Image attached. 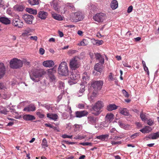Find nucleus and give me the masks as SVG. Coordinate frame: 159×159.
I'll list each match as a JSON object with an SVG mask.
<instances>
[{
  "label": "nucleus",
  "mask_w": 159,
  "mask_h": 159,
  "mask_svg": "<svg viewBox=\"0 0 159 159\" xmlns=\"http://www.w3.org/2000/svg\"><path fill=\"white\" fill-rule=\"evenodd\" d=\"M122 91V93L124 96L127 98L129 97V94L125 90L123 89Z\"/></svg>",
  "instance_id": "44"
},
{
  "label": "nucleus",
  "mask_w": 159,
  "mask_h": 159,
  "mask_svg": "<svg viewBox=\"0 0 159 159\" xmlns=\"http://www.w3.org/2000/svg\"><path fill=\"white\" fill-rule=\"evenodd\" d=\"M81 144L83 146H91V143L89 142H85L82 143Z\"/></svg>",
  "instance_id": "56"
},
{
  "label": "nucleus",
  "mask_w": 159,
  "mask_h": 159,
  "mask_svg": "<svg viewBox=\"0 0 159 159\" xmlns=\"http://www.w3.org/2000/svg\"><path fill=\"white\" fill-rule=\"evenodd\" d=\"M36 110V107L34 105H30L27 107L24 108V110L26 111H33Z\"/></svg>",
  "instance_id": "26"
},
{
  "label": "nucleus",
  "mask_w": 159,
  "mask_h": 159,
  "mask_svg": "<svg viewBox=\"0 0 159 159\" xmlns=\"http://www.w3.org/2000/svg\"><path fill=\"white\" fill-rule=\"evenodd\" d=\"M88 114V112L85 110L78 111L75 112L76 117L80 118L86 116Z\"/></svg>",
  "instance_id": "13"
},
{
  "label": "nucleus",
  "mask_w": 159,
  "mask_h": 159,
  "mask_svg": "<svg viewBox=\"0 0 159 159\" xmlns=\"http://www.w3.org/2000/svg\"><path fill=\"white\" fill-rule=\"evenodd\" d=\"M103 41L102 40H98L96 42V43L97 44H98V45H101V44H102V43H103Z\"/></svg>",
  "instance_id": "59"
},
{
  "label": "nucleus",
  "mask_w": 159,
  "mask_h": 159,
  "mask_svg": "<svg viewBox=\"0 0 159 159\" xmlns=\"http://www.w3.org/2000/svg\"><path fill=\"white\" fill-rule=\"evenodd\" d=\"M0 22L5 25H8L11 23L10 20L5 17H0Z\"/></svg>",
  "instance_id": "21"
},
{
  "label": "nucleus",
  "mask_w": 159,
  "mask_h": 159,
  "mask_svg": "<svg viewBox=\"0 0 159 159\" xmlns=\"http://www.w3.org/2000/svg\"><path fill=\"white\" fill-rule=\"evenodd\" d=\"M23 63L22 61L16 58L11 59L10 62V66L12 69H18L22 67Z\"/></svg>",
  "instance_id": "4"
},
{
  "label": "nucleus",
  "mask_w": 159,
  "mask_h": 159,
  "mask_svg": "<svg viewBox=\"0 0 159 159\" xmlns=\"http://www.w3.org/2000/svg\"><path fill=\"white\" fill-rule=\"evenodd\" d=\"M89 74L85 72L84 73L82 77L83 80H87L90 78Z\"/></svg>",
  "instance_id": "40"
},
{
  "label": "nucleus",
  "mask_w": 159,
  "mask_h": 159,
  "mask_svg": "<svg viewBox=\"0 0 159 159\" xmlns=\"http://www.w3.org/2000/svg\"><path fill=\"white\" fill-rule=\"evenodd\" d=\"M12 25L18 28H21L23 25V23L22 21L18 18H15L12 21Z\"/></svg>",
  "instance_id": "10"
},
{
  "label": "nucleus",
  "mask_w": 159,
  "mask_h": 159,
  "mask_svg": "<svg viewBox=\"0 0 159 159\" xmlns=\"http://www.w3.org/2000/svg\"><path fill=\"white\" fill-rule=\"evenodd\" d=\"M59 88H60L62 89L64 87V83L61 81H60L59 83Z\"/></svg>",
  "instance_id": "54"
},
{
  "label": "nucleus",
  "mask_w": 159,
  "mask_h": 159,
  "mask_svg": "<svg viewBox=\"0 0 159 159\" xmlns=\"http://www.w3.org/2000/svg\"><path fill=\"white\" fill-rule=\"evenodd\" d=\"M44 50L43 48H41L39 49V53L40 54L43 55L44 53Z\"/></svg>",
  "instance_id": "57"
},
{
  "label": "nucleus",
  "mask_w": 159,
  "mask_h": 159,
  "mask_svg": "<svg viewBox=\"0 0 159 159\" xmlns=\"http://www.w3.org/2000/svg\"><path fill=\"white\" fill-rule=\"evenodd\" d=\"M4 5V2L2 0H0V6L2 7Z\"/></svg>",
  "instance_id": "63"
},
{
  "label": "nucleus",
  "mask_w": 159,
  "mask_h": 159,
  "mask_svg": "<svg viewBox=\"0 0 159 159\" xmlns=\"http://www.w3.org/2000/svg\"><path fill=\"white\" fill-rule=\"evenodd\" d=\"M43 106L46 108L48 110H49L50 108V106L49 105L45 104Z\"/></svg>",
  "instance_id": "61"
},
{
  "label": "nucleus",
  "mask_w": 159,
  "mask_h": 159,
  "mask_svg": "<svg viewBox=\"0 0 159 159\" xmlns=\"http://www.w3.org/2000/svg\"><path fill=\"white\" fill-rule=\"evenodd\" d=\"M22 18L26 23L29 24H32V21L34 19V17L32 15L24 14Z\"/></svg>",
  "instance_id": "8"
},
{
  "label": "nucleus",
  "mask_w": 159,
  "mask_h": 159,
  "mask_svg": "<svg viewBox=\"0 0 159 159\" xmlns=\"http://www.w3.org/2000/svg\"><path fill=\"white\" fill-rule=\"evenodd\" d=\"M152 129L151 127L145 126L143 129H140V131L143 134L148 133L152 131Z\"/></svg>",
  "instance_id": "20"
},
{
  "label": "nucleus",
  "mask_w": 159,
  "mask_h": 159,
  "mask_svg": "<svg viewBox=\"0 0 159 159\" xmlns=\"http://www.w3.org/2000/svg\"><path fill=\"white\" fill-rule=\"evenodd\" d=\"M89 43L88 40L85 39H84L82 41L78 43L79 46H85L87 45Z\"/></svg>",
  "instance_id": "35"
},
{
  "label": "nucleus",
  "mask_w": 159,
  "mask_h": 159,
  "mask_svg": "<svg viewBox=\"0 0 159 159\" xmlns=\"http://www.w3.org/2000/svg\"><path fill=\"white\" fill-rule=\"evenodd\" d=\"M47 117L50 119L53 120L55 121L57 120L58 118V116L57 114L52 113H48Z\"/></svg>",
  "instance_id": "19"
},
{
  "label": "nucleus",
  "mask_w": 159,
  "mask_h": 159,
  "mask_svg": "<svg viewBox=\"0 0 159 159\" xmlns=\"http://www.w3.org/2000/svg\"><path fill=\"white\" fill-rule=\"evenodd\" d=\"M123 64L124 66L125 67H128L129 68H130L131 67V66L129 65L128 63L126 62L123 61Z\"/></svg>",
  "instance_id": "53"
},
{
  "label": "nucleus",
  "mask_w": 159,
  "mask_h": 159,
  "mask_svg": "<svg viewBox=\"0 0 159 159\" xmlns=\"http://www.w3.org/2000/svg\"><path fill=\"white\" fill-rule=\"evenodd\" d=\"M103 84V82L102 80H94L92 81L91 83V86L95 91H98L100 90Z\"/></svg>",
  "instance_id": "5"
},
{
  "label": "nucleus",
  "mask_w": 159,
  "mask_h": 159,
  "mask_svg": "<svg viewBox=\"0 0 159 159\" xmlns=\"http://www.w3.org/2000/svg\"><path fill=\"white\" fill-rule=\"evenodd\" d=\"M117 107L115 104H110L107 106V109L108 111H111L117 109Z\"/></svg>",
  "instance_id": "24"
},
{
  "label": "nucleus",
  "mask_w": 159,
  "mask_h": 159,
  "mask_svg": "<svg viewBox=\"0 0 159 159\" xmlns=\"http://www.w3.org/2000/svg\"><path fill=\"white\" fill-rule=\"evenodd\" d=\"M29 33L30 31L25 30V31L22 34V35L23 37H25L27 36Z\"/></svg>",
  "instance_id": "47"
},
{
  "label": "nucleus",
  "mask_w": 159,
  "mask_h": 159,
  "mask_svg": "<svg viewBox=\"0 0 159 159\" xmlns=\"http://www.w3.org/2000/svg\"><path fill=\"white\" fill-rule=\"evenodd\" d=\"M136 125L138 128H139L142 127V125L139 122H137L136 123Z\"/></svg>",
  "instance_id": "60"
},
{
  "label": "nucleus",
  "mask_w": 159,
  "mask_h": 159,
  "mask_svg": "<svg viewBox=\"0 0 159 159\" xmlns=\"http://www.w3.org/2000/svg\"><path fill=\"white\" fill-rule=\"evenodd\" d=\"M71 80H78L80 79V76L79 75L76 73H73L70 76Z\"/></svg>",
  "instance_id": "36"
},
{
  "label": "nucleus",
  "mask_w": 159,
  "mask_h": 159,
  "mask_svg": "<svg viewBox=\"0 0 159 159\" xmlns=\"http://www.w3.org/2000/svg\"><path fill=\"white\" fill-rule=\"evenodd\" d=\"M96 95L97 93L94 92L92 93L91 95H90V94H89L88 95L89 100L92 102H94L96 100Z\"/></svg>",
  "instance_id": "29"
},
{
  "label": "nucleus",
  "mask_w": 159,
  "mask_h": 159,
  "mask_svg": "<svg viewBox=\"0 0 159 159\" xmlns=\"http://www.w3.org/2000/svg\"><path fill=\"white\" fill-rule=\"evenodd\" d=\"M48 13L44 11H40L38 13V16L42 19H45L48 15Z\"/></svg>",
  "instance_id": "22"
},
{
  "label": "nucleus",
  "mask_w": 159,
  "mask_h": 159,
  "mask_svg": "<svg viewBox=\"0 0 159 159\" xmlns=\"http://www.w3.org/2000/svg\"><path fill=\"white\" fill-rule=\"evenodd\" d=\"M7 111L6 110H2L0 111V112L2 114H7Z\"/></svg>",
  "instance_id": "62"
},
{
  "label": "nucleus",
  "mask_w": 159,
  "mask_h": 159,
  "mask_svg": "<svg viewBox=\"0 0 159 159\" xmlns=\"http://www.w3.org/2000/svg\"><path fill=\"white\" fill-rule=\"evenodd\" d=\"M30 39L32 40H34L35 41H37L38 37L37 36H31L30 37Z\"/></svg>",
  "instance_id": "50"
},
{
  "label": "nucleus",
  "mask_w": 159,
  "mask_h": 159,
  "mask_svg": "<svg viewBox=\"0 0 159 159\" xmlns=\"http://www.w3.org/2000/svg\"><path fill=\"white\" fill-rule=\"evenodd\" d=\"M140 117L143 121H144L147 120V118L146 117V114L142 112L140 113Z\"/></svg>",
  "instance_id": "39"
},
{
  "label": "nucleus",
  "mask_w": 159,
  "mask_h": 159,
  "mask_svg": "<svg viewBox=\"0 0 159 159\" xmlns=\"http://www.w3.org/2000/svg\"><path fill=\"white\" fill-rule=\"evenodd\" d=\"M58 0H53V1L50 3L51 7L56 11L59 12L60 11V7L59 5Z\"/></svg>",
  "instance_id": "11"
},
{
  "label": "nucleus",
  "mask_w": 159,
  "mask_h": 159,
  "mask_svg": "<svg viewBox=\"0 0 159 159\" xmlns=\"http://www.w3.org/2000/svg\"><path fill=\"white\" fill-rule=\"evenodd\" d=\"M85 86L82 85V89H80L79 91V93H82L84 91H85Z\"/></svg>",
  "instance_id": "52"
},
{
  "label": "nucleus",
  "mask_w": 159,
  "mask_h": 159,
  "mask_svg": "<svg viewBox=\"0 0 159 159\" xmlns=\"http://www.w3.org/2000/svg\"><path fill=\"white\" fill-rule=\"evenodd\" d=\"M120 112L122 115H123L126 116H129V113L128 110L126 108H123L121 109L120 110Z\"/></svg>",
  "instance_id": "30"
},
{
  "label": "nucleus",
  "mask_w": 159,
  "mask_h": 159,
  "mask_svg": "<svg viewBox=\"0 0 159 159\" xmlns=\"http://www.w3.org/2000/svg\"><path fill=\"white\" fill-rule=\"evenodd\" d=\"M159 138V132H158L156 133L151 134L149 136L146 137V139H147V140H148V139H157Z\"/></svg>",
  "instance_id": "18"
},
{
  "label": "nucleus",
  "mask_w": 159,
  "mask_h": 159,
  "mask_svg": "<svg viewBox=\"0 0 159 159\" xmlns=\"http://www.w3.org/2000/svg\"><path fill=\"white\" fill-rule=\"evenodd\" d=\"M105 15L102 13H99L96 14L93 17V20L97 22H101L103 21L105 19Z\"/></svg>",
  "instance_id": "7"
},
{
  "label": "nucleus",
  "mask_w": 159,
  "mask_h": 159,
  "mask_svg": "<svg viewBox=\"0 0 159 159\" xmlns=\"http://www.w3.org/2000/svg\"><path fill=\"white\" fill-rule=\"evenodd\" d=\"M42 64L44 67L50 68L54 65V63L52 60H47L44 61L43 62Z\"/></svg>",
  "instance_id": "16"
},
{
  "label": "nucleus",
  "mask_w": 159,
  "mask_h": 159,
  "mask_svg": "<svg viewBox=\"0 0 159 159\" xmlns=\"http://www.w3.org/2000/svg\"><path fill=\"white\" fill-rule=\"evenodd\" d=\"M26 11L27 12L31 14L36 15L37 13V11L36 10L31 8H27L26 9Z\"/></svg>",
  "instance_id": "32"
},
{
  "label": "nucleus",
  "mask_w": 159,
  "mask_h": 159,
  "mask_svg": "<svg viewBox=\"0 0 159 159\" xmlns=\"http://www.w3.org/2000/svg\"><path fill=\"white\" fill-rule=\"evenodd\" d=\"M45 71L46 75L48 76L50 80H56V78L54 74H56V70L54 68L49 69Z\"/></svg>",
  "instance_id": "6"
},
{
  "label": "nucleus",
  "mask_w": 159,
  "mask_h": 159,
  "mask_svg": "<svg viewBox=\"0 0 159 159\" xmlns=\"http://www.w3.org/2000/svg\"><path fill=\"white\" fill-rule=\"evenodd\" d=\"M14 9L16 11H22L24 9V7L21 5H16L14 7Z\"/></svg>",
  "instance_id": "33"
},
{
  "label": "nucleus",
  "mask_w": 159,
  "mask_h": 159,
  "mask_svg": "<svg viewBox=\"0 0 159 159\" xmlns=\"http://www.w3.org/2000/svg\"><path fill=\"white\" fill-rule=\"evenodd\" d=\"M42 146L43 148H45L48 147L47 142L46 139H43L42 143Z\"/></svg>",
  "instance_id": "38"
},
{
  "label": "nucleus",
  "mask_w": 159,
  "mask_h": 159,
  "mask_svg": "<svg viewBox=\"0 0 159 159\" xmlns=\"http://www.w3.org/2000/svg\"><path fill=\"white\" fill-rule=\"evenodd\" d=\"M52 17L56 20H61L63 19L62 16L60 15L56 14L53 12H52Z\"/></svg>",
  "instance_id": "28"
},
{
  "label": "nucleus",
  "mask_w": 159,
  "mask_h": 159,
  "mask_svg": "<svg viewBox=\"0 0 159 159\" xmlns=\"http://www.w3.org/2000/svg\"><path fill=\"white\" fill-rule=\"evenodd\" d=\"M85 107V105L83 104H79L78 105V107L80 109H83Z\"/></svg>",
  "instance_id": "58"
},
{
  "label": "nucleus",
  "mask_w": 159,
  "mask_h": 159,
  "mask_svg": "<svg viewBox=\"0 0 159 159\" xmlns=\"http://www.w3.org/2000/svg\"><path fill=\"white\" fill-rule=\"evenodd\" d=\"M87 119L88 123L91 125H95L98 122V118L93 115L88 116Z\"/></svg>",
  "instance_id": "9"
},
{
  "label": "nucleus",
  "mask_w": 159,
  "mask_h": 159,
  "mask_svg": "<svg viewBox=\"0 0 159 159\" xmlns=\"http://www.w3.org/2000/svg\"><path fill=\"white\" fill-rule=\"evenodd\" d=\"M6 71L5 66L2 62H0V79L5 75Z\"/></svg>",
  "instance_id": "14"
},
{
  "label": "nucleus",
  "mask_w": 159,
  "mask_h": 159,
  "mask_svg": "<svg viewBox=\"0 0 159 159\" xmlns=\"http://www.w3.org/2000/svg\"><path fill=\"white\" fill-rule=\"evenodd\" d=\"M111 143L112 145H115L116 144H120L121 143V142L120 141L116 142L114 141H111Z\"/></svg>",
  "instance_id": "49"
},
{
  "label": "nucleus",
  "mask_w": 159,
  "mask_h": 159,
  "mask_svg": "<svg viewBox=\"0 0 159 159\" xmlns=\"http://www.w3.org/2000/svg\"><path fill=\"white\" fill-rule=\"evenodd\" d=\"M118 7V2L116 0H112L111 3V7L112 9H115Z\"/></svg>",
  "instance_id": "27"
},
{
  "label": "nucleus",
  "mask_w": 159,
  "mask_h": 159,
  "mask_svg": "<svg viewBox=\"0 0 159 159\" xmlns=\"http://www.w3.org/2000/svg\"><path fill=\"white\" fill-rule=\"evenodd\" d=\"M28 2L32 6L38 5L39 3V0H28Z\"/></svg>",
  "instance_id": "34"
},
{
  "label": "nucleus",
  "mask_w": 159,
  "mask_h": 159,
  "mask_svg": "<svg viewBox=\"0 0 159 159\" xmlns=\"http://www.w3.org/2000/svg\"><path fill=\"white\" fill-rule=\"evenodd\" d=\"M23 119L26 120H35V117L33 115L26 114L23 116Z\"/></svg>",
  "instance_id": "25"
},
{
  "label": "nucleus",
  "mask_w": 159,
  "mask_h": 159,
  "mask_svg": "<svg viewBox=\"0 0 159 159\" xmlns=\"http://www.w3.org/2000/svg\"><path fill=\"white\" fill-rule=\"evenodd\" d=\"M36 114L40 118H42L44 117V115L42 114L40 112H37Z\"/></svg>",
  "instance_id": "43"
},
{
  "label": "nucleus",
  "mask_w": 159,
  "mask_h": 159,
  "mask_svg": "<svg viewBox=\"0 0 159 159\" xmlns=\"http://www.w3.org/2000/svg\"><path fill=\"white\" fill-rule=\"evenodd\" d=\"M72 136H69L66 134H65L62 135V137L63 139H66V138H69L71 139L72 138Z\"/></svg>",
  "instance_id": "48"
},
{
  "label": "nucleus",
  "mask_w": 159,
  "mask_h": 159,
  "mask_svg": "<svg viewBox=\"0 0 159 159\" xmlns=\"http://www.w3.org/2000/svg\"><path fill=\"white\" fill-rule=\"evenodd\" d=\"M139 135V134L138 133H136L133 134L132 135L130 136V138L131 139H134L136 138L137 136Z\"/></svg>",
  "instance_id": "51"
},
{
  "label": "nucleus",
  "mask_w": 159,
  "mask_h": 159,
  "mask_svg": "<svg viewBox=\"0 0 159 159\" xmlns=\"http://www.w3.org/2000/svg\"><path fill=\"white\" fill-rule=\"evenodd\" d=\"M58 74L63 76H66L68 75V69L67 63L63 61L61 63L58 68Z\"/></svg>",
  "instance_id": "2"
},
{
  "label": "nucleus",
  "mask_w": 159,
  "mask_h": 159,
  "mask_svg": "<svg viewBox=\"0 0 159 159\" xmlns=\"http://www.w3.org/2000/svg\"><path fill=\"white\" fill-rule=\"evenodd\" d=\"M147 124L150 126H152L154 124V122L152 119H150L147 121Z\"/></svg>",
  "instance_id": "42"
},
{
  "label": "nucleus",
  "mask_w": 159,
  "mask_h": 159,
  "mask_svg": "<svg viewBox=\"0 0 159 159\" xmlns=\"http://www.w3.org/2000/svg\"><path fill=\"white\" fill-rule=\"evenodd\" d=\"M5 89L6 87L4 84L0 83V89L4 90Z\"/></svg>",
  "instance_id": "46"
},
{
  "label": "nucleus",
  "mask_w": 159,
  "mask_h": 159,
  "mask_svg": "<svg viewBox=\"0 0 159 159\" xmlns=\"http://www.w3.org/2000/svg\"><path fill=\"white\" fill-rule=\"evenodd\" d=\"M104 63H102V62H99L96 64L94 66V69L95 70L100 73L102 72L103 69V64Z\"/></svg>",
  "instance_id": "17"
},
{
  "label": "nucleus",
  "mask_w": 159,
  "mask_h": 159,
  "mask_svg": "<svg viewBox=\"0 0 159 159\" xmlns=\"http://www.w3.org/2000/svg\"><path fill=\"white\" fill-rule=\"evenodd\" d=\"M96 58L97 59L99 60V62L104 63V58L100 53H97L95 54Z\"/></svg>",
  "instance_id": "23"
},
{
  "label": "nucleus",
  "mask_w": 159,
  "mask_h": 159,
  "mask_svg": "<svg viewBox=\"0 0 159 159\" xmlns=\"http://www.w3.org/2000/svg\"><path fill=\"white\" fill-rule=\"evenodd\" d=\"M70 65L71 69H75L79 66L78 62L75 58L72 59L70 62Z\"/></svg>",
  "instance_id": "12"
},
{
  "label": "nucleus",
  "mask_w": 159,
  "mask_h": 159,
  "mask_svg": "<svg viewBox=\"0 0 159 159\" xmlns=\"http://www.w3.org/2000/svg\"><path fill=\"white\" fill-rule=\"evenodd\" d=\"M109 135L108 134H102L99 136H97L96 138L101 140L102 141H105V139H108Z\"/></svg>",
  "instance_id": "31"
},
{
  "label": "nucleus",
  "mask_w": 159,
  "mask_h": 159,
  "mask_svg": "<svg viewBox=\"0 0 159 159\" xmlns=\"http://www.w3.org/2000/svg\"><path fill=\"white\" fill-rule=\"evenodd\" d=\"M46 71L43 69H42L39 70H37L33 74L36 78H39L46 74Z\"/></svg>",
  "instance_id": "15"
},
{
  "label": "nucleus",
  "mask_w": 159,
  "mask_h": 159,
  "mask_svg": "<svg viewBox=\"0 0 159 159\" xmlns=\"http://www.w3.org/2000/svg\"><path fill=\"white\" fill-rule=\"evenodd\" d=\"M48 41L49 42H54L55 41V39L54 38H52L49 39Z\"/></svg>",
  "instance_id": "64"
},
{
  "label": "nucleus",
  "mask_w": 159,
  "mask_h": 159,
  "mask_svg": "<svg viewBox=\"0 0 159 159\" xmlns=\"http://www.w3.org/2000/svg\"><path fill=\"white\" fill-rule=\"evenodd\" d=\"M84 18V14L80 11L73 13L70 15V20L73 22H77L81 21Z\"/></svg>",
  "instance_id": "3"
},
{
  "label": "nucleus",
  "mask_w": 159,
  "mask_h": 159,
  "mask_svg": "<svg viewBox=\"0 0 159 159\" xmlns=\"http://www.w3.org/2000/svg\"><path fill=\"white\" fill-rule=\"evenodd\" d=\"M104 106V103L101 101H98L92 107V112L93 114L98 116L102 112V109Z\"/></svg>",
  "instance_id": "1"
},
{
  "label": "nucleus",
  "mask_w": 159,
  "mask_h": 159,
  "mask_svg": "<svg viewBox=\"0 0 159 159\" xmlns=\"http://www.w3.org/2000/svg\"><path fill=\"white\" fill-rule=\"evenodd\" d=\"M77 51L75 50H69L68 52V53L69 55H71L77 52Z\"/></svg>",
  "instance_id": "45"
},
{
  "label": "nucleus",
  "mask_w": 159,
  "mask_h": 159,
  "mask_svg": "<svg viewBox=\"0 0 159 159\" xmlns=\"http://www.w3.org/2000/svg\"><path fill=\"white\" fill-rule=\"evenodd\" d=\"M66 6L70 9L72 10L73 11L75 9V7L72 3H67Z\"/></svg>",
  "instance_id": "41"
},
{
  "label": "nucleus",
  "mask_w": 159,
  "mask_h": 159,
  "mask_svg": "<svg viewBox=\"0 0 159 159\" xmlns=\"http://www.w3.org/2000/svg\"><path fill=\"white\" fill-rule=\"evenodd\" d=\"M114 116L112 113L107 114L105 117L108 120L110 121H111L113 119V117Z\"/></svg>",
  "instance_id": "37"
},
{
  "label": "nucleus",
  "mask_w": 159,
  "mask_h": 159,
  "mask_svg": "<svg viewBox=\"0 0 159 159\" xmlns=\"http://www.w3.org/2000/svg\"><path fill=\"white\" fill-rule=\"evenodd\" d=\"M133 7L132 6H130L129 7L127 10V12L128 13H130L133 10Z\"/></svg>",
  "instance_id": "55"
}]
</instances>
